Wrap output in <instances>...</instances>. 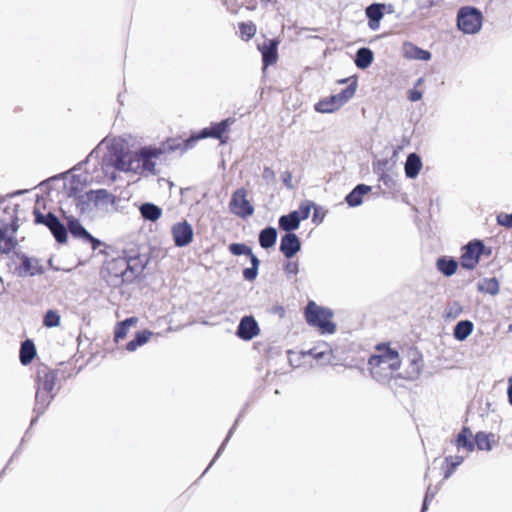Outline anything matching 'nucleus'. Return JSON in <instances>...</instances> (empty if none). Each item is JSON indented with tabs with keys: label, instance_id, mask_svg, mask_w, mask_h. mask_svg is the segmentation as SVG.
Returning a JSON list of instances; mask_svg holds the SVG:
<instances>
[{
	"label": "nucleus",
	"instance_id": "obj_1",
	"mask_svg": "<svg viewBox=\"0 0 512 512\" xmlns=\"http://www.w3.org/2000/svg\"><path fill=\"white\" fill-rule=\"evenodd\" d=\"M368 370L371 376L380 383L389 382L401 366V359L397 350L390 347V343H379L374 353L369 357Z\"/></svg>",
	"mask_w": 512,
	"mask_h": 512
},
{
	"label": "nucleus",
	"instance_id": "obj_2",
	"mask_svg": "<svg viewBox=\"0 0 512 512\" xmlns=\"http://www.w3.org/2000/svg\"><path fill=\"white\" fill-rule=\"evenodd\" d=\"M161 154V149L143 147L138 151L127 152L118 157L115 167L123 172H132L138 175H155L157 173L156 160Z\"/></svg>",
	"mask_w": 512,
	"mask_h": 512
},
{
	"label": "nucleus",
	"instance_id": "obj_3",
	"mask_svg": "<svg viewBox=\"0 0 512 512\" xmlns=\"http://www.w3.org/2000/svg\"><path fill=\"white\" fill-rule=\"evenodd\" d=\"M36 380V408L43 412L54 398L53 390L56 384V373L47 365L40 364L37 366Z\"/></svg>",
	"mask_w": 512,
	"mask_h": 512
},
{
	"label": "nucleus",
	"instance_id": "obj_4",
	"mask_svg": "<svg viewBox=\"0 0 512 512\" xmlns=\"http://www.w3.org/2000/svg\"><path fill=\"white\" fill-rule=\"evenodd\" d=\"M304 317L308 325L316 328L321 334H333L336 324L333 322L334 313L331 309L319 306L309 301L304 309Z\"/></svg>",
	"mask_w": 512,
	"mask_h": 512
},
{
	"label": "nucleus",
	"instance_id": "obj_5",
	"mask_svg": "<svg viewBox=\"0 0 512 512\" xmlns=\"http://www.w3.org/2000/svg\"><path fill=\"white\" fill-rule=\"evenodd\" d=\"M234 122V118H226L220 122L211 123L209 127L202 129L197 134L185 140L184 148H191L196 141L205 138L217 139L221 145L227 144L229 142V127Z\"/></svg>",
	"mask_w": 512,
	"mask_h": 512
},
{
	"label": "nucleus",
	"instance_id": "obj_6",
	"mask_svg": "<svg viewBox=\"0 0 512 512\" xmlns=\"http://www.w3.org/2000/svg\"><path fill=\"white\" fill-rule=\"evenodd\" d=\"M356 88L357 83L356 80H354L340 93L320 99L314 105L315 111L323 114L334 113L338 111L345 103H347L355 95Z\"/></svg>",
	"mask_w": 512,
	"mask_h": 512
},
{
	"label": "nucleus",
	"instance_id": "obj_7",
	"mask_svg": "<svg viewBox=\"0 0 512 512\" xmlns=\"http://www.w3.org/2000/svg\"><path fill=\"white\" fill-rule=\"evenodd\" d=\"M105 270L108 281L113 285L122 284L133 276V269L125 257H118L106 262Z\"/></svg>",
	"mask_w": 512,
	"mask_h": 512
},
{
	"label": "nucleus",
	"instance_id": "obj_8",
	"mask_svg": "<svg viewBox=\"0 0 512 512\" xmlns=\"http://www.w3.org/2000/svg\"><path fill=\"white\" fill-rule=\"evenodd\" d=\"M481 25L482 14L478 9L466 6L458 11L457 26L464 33L474 34L480 30Z\"/></svg>",
	"mask_w": 512,
	"mask_h": 512
},
{
	"label": "nucleus",
	"instance_id": "obj_9",
	"mask_svg": "<svg viewBox=\"0 0 512 512\" xmlns=\"http://www.w3.org/2000/svg\"><path fill=\"white\" fill-rule=\"evenodd\" d=\"M229 210L235 216L243 219L253 215L254 206L248 199V191L244 187L238 188L232 193Z\"/></svg>",
	"mask_w": 512,
	"mask_h": 512
},
{
	"label": "nucleus",
	"instance_id": "obj_10",
	"mask_svg": "<svg viewBox=\"0 0 512 512\" xmlns=\"http://www.w3.org/2000/svg\"><path fill=\"white\" fill-rule=\"evenodd\" d=\"M34 222L36 224H43L49 228L55 239L59 243H64L67 240V230L59 219L51 212L44 215L38 208L33 210Z\"/></svg>",
	"mask_w": 512,
	"mask_h": 512
},
{
	"label": "nucleus",
	"instance_id": "obj_11",
	"mask_svg": "<svg viewBox=\"0 0 512 512\" xmlns=\"http://www.w3.org/2000/svg\"><path fill=\"white\" fill-rule=\"evenodd\" d=\"M484 250V244L480 240L470 241L462 249L460 257L461 266L466 269H473L479 263V259Z\"/></svg>",
	"mask_w": 512,
	"mask_h": 512
},
{
	"label": "nucleus",
	"instance_id": "obj_12",
	"mask_svg": "<svg viewBox=\"0 0 512 512\" xmlns=\"http://www.w3.org/2000/svg\"><path fill=\"white\" fill-rule=\"evenodd\" d=\"M408 368L405 370L403 378L414 380L418 378L423 367V356L417 349H410L407 353Z\"/></svg>",
	"mask_w": 512,
	"mask_h": 512
},
{
	"label": "nucleus",
	"instance_id": "obj_13",
	"mask_svg": "<svg viewBox=\"0 0 512 512\" xmlns=\"http://www.w3.org/2000/svg\"><path fill=\"white\" fill-rule=\"evenodd\" d=\"M172 236L176 246L188 245L193 239V229L187 221L175 224L172 227Z\"/></svg>",
	"mask_w": 512,
	"mask_h": 512
},
{
	"label": "nucleus",
	"instance_id": "obj_14",
	"mask_svg": "<svg viewBox=\"0 0 512 512\" xmlns=\"http://www.w3.org/2000/svg\"><path fill=\"white\" fill-rule=\"evenodd\" d=\"M260 333L258 323L252 316H244L237 328V336L245 341H249Z\"/></svg>",
	"mask_w": 512,
	"mask_h": 512
},
{
	"label": "nucleus",
	"instance_id": "obj_15",
	"mask_svg": "<svg viewBox=\"0 0 512 512\" xmlns=\"http://www.w3.org/2000/svg\"><path fill=\"white\" fill-rule=\"evenodd\" d=\"M68 229L72 236L81 238L84 241L89 242L93 250H96L98 247H100L101 242L98 239L94 238L78 220L73 219L69 221Z\"/></svg>",
	"mask_w": 512,
	"mask_h": 512
},
{
	"label": "nucleus",
	"instance_id": "obj_16",
	"mask_svg": "<svg viewBox=\"0 0 512 512\" xmlns=\"http://www.w3.org/2000/svg\"><path fill=\"white\" fill-rule=\"evenodd\" d=\"M301 248L298 236L294 233H287L281 238L280 251L286 258H292Z\"/></svg>",
	"mask_w": 512,
	"mask_h": 512
},
{
	"label": "nucleus",
	"instance_id": "obj_17",
	"mask_svg": "<svg viewBox=\"0 0 512 512\" xmlns=\"http://www.w3.org/2000/svg\"><path fill=\"white\" fill-rule=\"evenodd\" d=\"M15 230L7 225L0 227V253L8 254L15 249L17 240L14 236Z\"/></svg>",
	"mask_w": 512,
	"mask_h": 512
},
{
	"label": "nucleus",
	"instance_id": "obj_18",
	"mask_svg": "<svg viewBox=\"0 0 512 512\" xmlns=\"http://www.w3.org/2000/svg\"><path fill=\"white\" fill-rule=\"evenodd\" d=\"M278 44L279 42L275 39L265 42L260 51L262 54V61L265 67L273 65L278 60Z\"/></svg>",
	"mask_w": 512,
	"mask_h": 512
},
{
	"label": "nucleus",
	"instance_id": "obj_19",
	"mask_svg": "<svg viewBox=\"0 0 512 512\" xmlns=\"http://www.w3.org/2000/svg\"><path fill=\"white\" fill-rule=\"evenodd\" d=\"M385 5L374 3L366 8V16L368 18V26L372 30H377L381 19L384 16Z\"/></svg>",
	"mask_w": 512,
	"mask_h": 512
},
{
	"label": "nucleus",
	"instance_id": "obj_20",
	"mask_svg": "<svg viewBox=\"0 0 512 512\" xmlns=\"http://www.w3.org/2000/svg\"><path fill=\"white\" fill-rule=\"evenodd\" d=\"M403 56L406 59H416V60H423L428 61L431 59V53L427 50H423L419 48L418 46L412 44V43H404L403 48Z\"/></svg>",
	"mask_w": 512,
	"mask_h": 512
},
{
	"label": "nucleus",
	"instance_id": "obj_21",
	"mask_svg": "<svg viewBox=\"0 0 512 512\" xmlns=\"http://www.w3.org/2000/svg\"><path fill=\"white\" fill-rule=\"evenodd\" d=\"M300 217L299 212L292 211L287 215H283L279 219V227L290 233V231L296 230L299 228Z\"/></svg>",
	"mask_w": 512,
	"mask_h": 512
},
{
	"label": "nucleus",
	"instance_id": "obj_22",
	"mask_svg": "<svg viewBox=\"0 0 512 512\" xmlns=\"http://www.w3.org/2000/svg\"><path fill=\"white\" fill-rule=\"evenodd\" d=\"M36 356V347L32 340L27 339L22 342L19 358L22 365H28Z\"/></svg>",
	"mask_w": 512,
	"mask_h": 512
},
{
	"label": "nucleus",
	"instance_id": "obj_23",
	"mask_svg": "<svg viewBox=\"0 0 512 512\" xmlns=\"http://www.w3.org/2000/svg\"><path fill=\"white\" fill-rule=\"evenodd\" d=\"M422 168L420 157L416 153L408 155L405 163V174L408 178H415Z\"/></svg>",
	"mask_w": 512,
	"mask_h": 512
},
{
	"label": "nucleus",
	"instance_id": "obj_24",
	"mask_svg": "<svg viewBox=\"0 0 512 512\" xmlns=\"http://www.w3.org/2000/svg\"><path fill=\"white\" fill-rule=\"evenodd\" d=\"M472 432L468 427H463L461 432L456 436L454 444L458 449L464 448L471 452L474 450V442L470 440Z\"/></svg>",
	"mask_w": 512,
	"mask_h": 512
},
{
	"label": "nucleus",
	"instance_id": "obj_25",
	"mask_svg": "<svg viewBox=\"0 0 512 512\" xmlns=\"http://www.w3.org/2000/svg\"><path fill=\"white\" fill-rule=\"evenodd\" d=\"M370 191V187L364 184L357 185L347 196L346 202L355 207L362 203V198Z\"/></svg>",
	"mask_w": 512,
	"mask_h": 512
},
{
	"label": "nucleus",
	"instance_id": "obj_26",
	"mask_svg": "<svg viewBox=\"0 0 512 512\" xmlns=\"http://www.w3.org/2000/svg\"><path fill=\"white\" fill-rule=\"evenodd\" d=\"M277 231L273 227L263 229L259 234V244L262 248L268 249L275 245Z\"/></svg>",
	"mask_w": 512,
	"mask_h": 512
},
{
	"label": "nucleus",
	"instance_id": "obj_27",
	"mask_svg": "<svg viewBox=\"0 0 512 512\" xmlns=\"http://www.w3.org/2000/svg\"><path fill=\"white\" fill-rule=\"evenodd\" d=\"M463 457L461 456H448L444 459L442 465L443 479H448L462 463Z\"/></svg>",
	"mask_w": 512,
	"mask_h": 512
},
{
	"label": "nucleus",
	"instance_id": "obj_28",
	"mask_svg": "<svg viewBox=\"0 0 512 512\" xmlns=\"http://www.w3.org/2000/svg\"><path fill=\"white\" fill-rule=\"evenodd\" d=\"M474 446L476 445L479 450L489 451L492 448V444L495 442L494 434L478 432L474 438Z\"/></svg>",
	"mask_w": 512,
	"mask_h": 512
},
{
	"label": "nucleus",
	"instance_id": "obj_29",
	"mask_svg": "<svg viewBox=\"0 0 512 512\" xmlns=\"http://www.w3.org/2000/svg\"><path fill=\"white\" fill-rule=\"evenodd\" d=\"M87 202L98 205L110 200L111 194L105 189L90 190L85 195Z\"/></svg>",
	"mask_w": 512,
	"mask_h": 512
},
{
	"label": "nucleus",
	"instance_id": "obj_30",
	"mask_svg": "<svg viewBox=\"0 0 512 512\" xmlns=\"http://www.w3.org/2000/svg\"><path fill=\"white\" fill-rule=\"evenodd\" d=\"M140 212L144 219L150 221L158 220L162 214L161 209L152 203L142 204V206L140 207Z\"/></svg>",
	"mask_w": 512,
	"mask_h": 512
},
{
	"label": "nucleus",
	"instance_id": "obj_31",
	"mask_svg": "<svg viewBox=\"0 0 512 512\" xmlns=\"http://www.w3.org/2000/svg\"><path fill=\"white\" fill-rule=\"evenodd\" d=\"M472 331L473 323L471 321H460L454 328V337L459 341H463L472 333Z\"/></svg>",
	"mask_w": 512,
	"mask_h": 512
},
{
	"label": "nucleus",
	"instance_id": "obj_32",
	"mask_svg": "<svg viewBox=\"0 0 512 512\" xmlns=\"http://www.w3.org/2000/svg\"><path fill=\"white\" fill-rule=\"evenodd\" d=\"M373 61V52L369 48H360L356 53L355 63L358 68L365 69Z\"/></svg>",
	"mask_w": 512,
	"mask_h": 512
},
{
	"label": "nucleus",
	"instance_id": "obj_33",
	"mask_svg": "<svg viewBox=\"0 0 512 512\" xmlns=\"http://www.w3.org/2000/svg\"><path fill=\"white\" fill-rule=\"evenodd\" d=\"M478 290L481 293L496 295L499 292V282L495 277L485 278L478 283Z\"/></svg>",
	"mask_w": 512,
	"mask_h": 512
},
{
	"label": "nucleus",
	"instance_id": "obj_34",
	"mask_svg": "<svg viewBox=\"0 0 512 512\" xmlns=\"http://www.w3.org/2000/svg\"><path fill=\"white\" fill-rule=\"evenodd\" d=\"M151 336L152 332L148 330L138 332L135 338L127 343L126 349L131 352L135 351L139 346H142L145 343H147Z\"/></svg>",
	"mask_w": 512,
	"mask_h": 512
},
{
	"label": "nucleus",
	"instance_id": "obj_35",
	"mask_svg": "<svg viewBox=\"0 0 512 512\" xmlns=\"http://www.w3.org/2000/svg\"><path fill=\"white\" fill-rule=\"evenodd\" d=\"M458 267V263L453 259L439 258L437 261V268L445 276L453 275Z\"/></svg>",
	"mask_w": 512,
	"mask_h": 512
},
{
	"label": "nucleus",
	"instance_id": "obj_36",
	"mask_svg": "<svg viewBox=\"0 0 512 512\" xmlns=\"http://www.w3.org/2000/svg\"><path fill=\"white\" fill-rule=\"evenodd\" d=\"M238 26L243 41H249L256 35L257 27L252 21L240 22Z\"/></svg>",
	"mask_w": 512,
	"mask_h": 512
},
{
	"label": "nucleus",
	"instance_id": "obj_37",
	"mask_svg": "<svg viewBox=\"0 0 512 512\" xmlns=\"http://www.w3.org/2000/svg\"><path fill=\"white\" fill-rule=\"evenodd\" d=\"M61 317L55 310H48L43 319V325L47 328L57 327L60 325Z\"/></svg>",
	"mask_w": 512,
	"mask_h": 512
},
{
	"label": "nucleus",
	"instance_id": "obj_38",
	"mask_svg": "<svg viewBox=\"0 0 512 512\" xmlns=\"http://www.w3.org/2000/svg\"><path fill=\"white\" fill-rule=\"evenodd\" d=\"M229 251L235 256L251 254V249L241 243L230 244Z\"/></svg>",
	"mask_w": 512,
	"mask_h": 512
},
{
	"label": "nucleus",
	"instance_id": "obj_39",
	"mask_svg": "<svg viewBox=\"0 0 512 512\" xmlns=\"http://www.w3.org/2000/svg\"><path fill=\"white\" fill-rule=\"evenodd\" d=\"M313 207H314V203L309 200H305V201L301 202V204L299 206V210L297 211V212H299L300 221L305 220L309 217V214Z\"/></svg>",
	"mask_w": 512,
	"mask_h": 512
},
{
	"label": "nucleus",
	"instance_id": "obj_40",
	"mask_svg": "<svg viewBox=\"0 0 512 512\" xmlns=\"http://www.w3.org/2000/svg\"><path fill=\"white\" fill-rule=\"evenodd\" d=\"M129 327L124 325L122 322L117 323L114 330V339L116 342L124 339L127 336Z\"/></svg>",
	"mask_w": 512,
	"mask_h": 512
},
{
	"label": "nucleus",
	"instance_id": "obj_41",
	"mask_svg": "<svg viewBox=\"0 0 512 512\" xmlns=\"http://www.w3.org/2000/svg\"><path fill=\"white\" fill-rule=\"evenodd\" d=\"M312 209H314V213L312 216V222L316 225L322 223L326 216V211L322 207H318L315 205Z\"/></svg>",
	"mask_w": 512,
	"mask_h": 512
},
{
	"label": "nucleus",
	"instance_id": "obj_42",
	"mask_svg": "<svg viewBox=\"0 0 512 512\" xmlns=\"http://www.w3.org/2000/svg\"><path fill=\"white\" fill-rule=\"evenodd\" d=\"M497 223L506 228H512V213L511 214L500 213L497 216Z\"/></svg>",
	"mask_w": 512,
	"mask_h": 512
},
{
	"label": "nucleus",
	"instance_id": "obj_43",
	"mask_svg": "<svg viewBox=\"0 0 512 512\" xmlns=\"http://www.w3.org/2000/svg\"><path fill=\"white\" fill-rule=\"evenodd\" d=\"M258 269L256 267L246 268L243 271V276L246 280L252 281L257 277Z\"/></svg>",
	"mask_w": 512,
	"mask_h": 512
},
{
	"label": "nucleus",
	"instance_id": "obj_44",
	"mask_svg": "<svg viewBox=\"0 0 512 512\" xmlns=\"http://www.w3.org/2000/svg\"><path fill=\"white\" fill-rule=\"evenodd\" d=\"M435 494H436V492L434 490H432V488L429 486L425 493L422 512H424L427 509L428 502L431 501L435 497Z\"/></svg>",
	"mask_w": 512,
	"mask_h": 512
},
{
	"label": "nucleus",
	"instance_id": "obj_45",
	"mask_svg": "<svg viewBox=\"0 0 512 512\" xmlns=\"http://www.w3.org/2000/svg\"><path fill=\"white\" fill-rule=\"evenodd\" d=\"M284 270L288 274H297L298 273V263L295 261H289L286 263Z\"/></svg>",
	"mask_w": 512,
	"mask_h": 512
},
{
	"label": "nucleus",
	"instance_id": "obj_46",
	"mask_svg": "<svg viewBox=\"0 0 512 512\" xmlns=\"http://www.w3.org/2000/svg\"><path fill=\"white\" fill-rule=\"evenodd\" d=\"M422 98V92L419 91L417 88L411 89L408 92V99L411 102L419 101Z\"/></svg>",
	"mask_w": 512,
	"mask_h": 512
},
{
	"label": "nucleus",
	"instance_id": "obj_47",
	"mask_svg": "<svg viewBox=\"0 0 512 512\" xmlns=\"http://www.w3.org/2000/svg\"><path fill=\"white\" fill-rule=\"evenodd\" d=\"M247 256L250 257V260H251V263H252V267H256L258 269V266H259V259L253 254V252L251 251V254H247Z\"/></svg>",
	"mask_w": 512,
	"mask_h": 512
},
{
	"label": "nucleus",
	"instance_id": "obj_48",
	"mask_svg": "<svg viewBox=\"0 0 512 512\" xmlns=\"http://www.w3.org/2000/svg\"><path fill=\"white\" fill-rule=\"evenodd\" d=\"M137 321H138V319L136 317H130V318H127L124 321H122V323L124 325H126L127 327H130L132 325H135L137 323Z\"/></svg>",
	"mask_w": 512,
	"mask_h": 512
},
{
	"label": "nucleus",
	"instance_id": "obj_49",
	"mask_svg": "<svg viewBox=\"0 0 512 512\" xmlns=\"http://www.w3.org/2000/svg\"><path fill=\"white\" fill-rule=\"evenodd\" d=\"M508 383V399L510 404L512 405V376L509 378Z\"/></svg>",
	"mask_w": 512,
	"mask_h": 512
},
{
	"label": "nucleus",
	"instance_id": "obj_50",
	"mask_svg": "<svg viewBox=\"0 0 512 512\" xmlns=\"http://www.w3.org/2000/svg\"><path fill=\"white\" fill-rule=\"evenodd\" d=\"M422 82H423V79H422V78H419V79L417 80L416 87H417V86H420V85L422 84Z\"/></svg>",
	"mask_w": 512,
	"mask_h": 512
},
{
	"label": "nucleus",
	"instance_id": "obj_51",
	"mask_svg": "<svg viewBox=\"0 0 512 512\" xmlns=\"http://www.w3.org/2000/svg\"><path fill=\"white\" fill-rule=\"evenodd\" d=\"M346 81H347L346 79H341V80H338V83L339 84H344V83H346Z\"/></svg>",
	"mask_w": 512,
	"mask_h": 512
},
{
	"label": "nucleus",
	"instance_id": "obj_52",
	"mask_svg": "<svg viewBox=\"0 0 512 512\" xmlns=\"http://www.w3.org/2000/svg\"><path fill=\"white\" fill-rule=\"evenodd\" d=\"M260 1H261L262 3H265V4H267V3L271 2V0H260Z\"/></svg>",
	"mask_w": 512,
	"mask_h": 512
}]
</instances>
